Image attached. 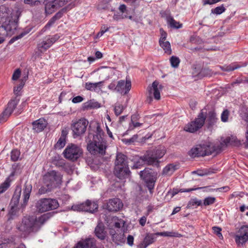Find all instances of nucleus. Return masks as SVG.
<instances>
[{"mask_svg": "<svg viewBox=\"0 0 248 248\" xmlns=\"http://www.w3.org/2000/svg\"><path fill=\"white\" fill-rule=\"evenodd\" d=\"M171 65L173 67L176 68L180 63V60L178 57L172 56L170 59Z\"/></svg>", "mask_w": 248, "mask_h": 248, "instance_id": "45", "label": "nucleus"}, {"mask_svg": "<svg viewBox=\"0 0 248 248\" xmlns=\"http://www.w3.org/2000/svg\"><path fill=\"white\" fill-rule=\"evenodd\" d=\"M140 177L144 180L145 182L156 181V178L153 176L152 173L148 169H144L140 173Z\"/></svg>", "mask_w": 248, "mask_h": 248, "instance_id": "27", "label": "nucleus"}, {"mask_svg": "<svg viewBox=\"0 0 248 248\" xmlns=\"http://www.w3.org/2000/svg\"><path fill=\"white\" fill-rule=\"evenodd\" d=\"M206 110L202 109L195 121L188 124L185 127L184 130L190 133H194L198 130L204 124L206 118Z\"/></svg>", "mask_w": 248, "mask_h": 248, "instance_id": "7", "label": "nucleus"}, {"mask_svg": "<svg viewBox=\"0 0 248 248\" xmlns=\"http://www.w3.org/2000/svg\"><path fill=\"white\" fill-rule=\"evenodd\" d=\"M155 237L153 234H147L143 241L138 246V248H146L155 242Z\"/></svg>", "mask_w": 248, "mask_h": 248, "instance_id": "25", "label": "nucleus"}, {"mask_svg": "<svg viewBox=\"0 0 248 248\" xmlns=\"http://www.w3.org/2000/svg\"><path fill=\"white\" fill-rule=\"evenodd\" d=\"M62 176L61 174L55 170L50 171L43 176L44 184L52 189L59 186L62 182Z\"/></svg>", "mask_w": 248, "mask_h": 248, "instance_id": "5", "label": "nucleus"}, {"mask_svg": "<svg viewBox=\"0 0 248 248\" xmlns=\"http://www.w3.org/2000/svg\"><path fill=\"white\" fill-rule=\"evenodd\" d=\"M71 209L74 211H86L93 213L98 209V204L88 200L84 203L73 205Z\"/></svg>", "mask_w": 248, "mask_h": 248, "instance_id": "10", "label": "nucleus"}, {"mask_svg": "<svg viewBox=\"0 0 248 248\" xmlns=\"http://www.w3.org/2000/svg\"><path fill=\"white\" fill-rule=\"evenodd\" d=\"M24 84H25V82L22 80L18 86L15 87L14 89V93L15 94H16V95H18L19 92L22 89Z\"/></svg>", "mask_w": 248, "mask_h": 248, "instance_id": "52", "label": "nucleus"}, {"mask_svg": "<svg viewBox=\"0 0 248 248\" xmlns=\"http://www.w3.org/2000/svg\"><path fill=\"white\" fill-rule=\"evenodd\" d=\"M32 129L35 132L38 133L43 131L47 125L46 121L44 119H39L32 123Z\"/></svg>", "mask_w": 248, "mask_h": 248, "instance_id": "21", "label": "nucleus"}, {"mask_svg": "<svg viewBox=\"0 0 248 248\" xmlns=\"http://www.w3.org/2000/svg\"><path fill=\"white\" fill-rule=\"evenodd\" d=\"M178 169L177 166L174 164H169L167 165L162 171V175L170 176Z\"/></svg>", "mask_w": 248, "mask_h": 248, "instance_id": "29", "label": "nucleus"}, {"mask_svg": "<svg viewBox=\"0 0 248 248\" xmlns=\"http://www.w3.org/2000/svg\"><path fill=\"white\" fill-rule=\"evenodd\" d=\"M130 173L128 167L114 166V174L120 179L128 177Z\"/></svg>", "mask_w": 248, "mask_h": 248, "instance_id": "18", "label": "nucleus"}, {"mask_svg": "<svg viewBox=\"0 0 248 248\" xmlns=\"http://www.w3.org/2000/svg\"><path fill=\"white\" fill-rule=\"evenodd\" d=\"M95 133V134L93 135V140L89 141L87 149L92 154L104 155L106 153L107 143L103 138L104 133L98 123Z\"/></svg>", "mask_w": 248, "mask_h": 248, "instance_id": "2", "label": "nucleus"}, {"mask_svg": "<svg viewBox=\"0 0 248 248\" xmlns=\"http://www.w3.org/2000/svg\"><path fill=\"white\" fill-rule=\"evenodd\" d=\"M16 23L12 21L10 24L7 25L6 26H2L0 27V31L3 30L5 31L6 35H7L8 32L10 33H13L14 31L16 29Z\"/></svg>", "mask_w": 248, "mask_h": 248, "instance_id": "30", "label": "nucleus"}, {"mask_svg": "<svg viewBox=\"0 0 248 248\" xmlns=\"http://www.w3.org/2000/svg\"><path fill=\"white\" fill-rule=\"evenodd\" d=\"M96 240L93 238H89L79 241L73 248H104L103 246L97 247Z\"/></svg>", "mask_w": 248, "mask_h": 248, "instance_id": "16", "label": "nucleus"}, {"mask_svg": "<svg viewBox=\"0 0 248 248\" xmlns=\"http://www.w3.org/2000/svg\"><path fill=\"white\" fill-rule=\"evenodd\" d=\"M94 233L95 236L100 240H104L107 236V231L105 227L102 222H98L95 228Z\"/></svg>", "mask_w": 248, "mask_h": 248, "instance_id": "20", "label": "nucleus"}, {"mask_svg": "<svg viewBox=\"0 0 248 248\" xmlns=\"http://www.w3.org/2000/svg\"><path fill=\"white\" fill-rule=\"evenodd\" d=\"M25 33H21L20 34H19V35H17L16 36H15L14 37H13L10 41L9 43H13L16 40H17L19 39H20L24 35Z\"/></svg>", "mask_w": 248, "mask_h": 248, "instance_id": "64", "label": "nucleus"}, {"mask_svg": "<svg viewBox=\"0 0 248 248\" xmlns=\"http://www.w3.org/2000/svg\"><path fill=\"white\" fill-rule=\"evenodd\" d=\"M19 210L20 208L19 207L10 206V210L9 212L10 218H13V217L17 216Z\"/></svg>", "mask_w": 248, "mask_h": 248, "instance_id": "42", "label": "nucleus"}, {"mask_svg": "<svg viewBox=\"0 0 248 248\" xmlns=\"http://www.w3.org/2000/svg\"><path fill=\"white\" fill-rule=\"evenodd\" d=\"M235 240L238 245H243L248 241V226H242L235 235Z\"/></svg>", "mask_w": 248, "mask_h": 248, "instance_id": "14", "label": "nucleus"}, {"mask_svg": "<svg viewBox=\"0 0 248 248\" xmlns=\"http://www.w3.org/2000/svg\"><path fill=\"white\" fill-rule=\"evenodd\" d=\"M57 9L53 1L48 2L45 5V11L47 14H52Z\"/></svg>", "mask_w": 248, "mask_h": 248, "instance_id": "34", "label": "nucleus"}, {"mask_svg": "<svg viewBox=\"0 0 248 248\" xmlns=\"http://www.w3.org/2000/svg\"><path fill=\"white\" fill-rule=\"evenodd\" d=\"M226 8L224 7V5L222 4L221 5L217 6L214 9H212L211 10V13L217 15H220L224 12Z\"/></svg>", "mask_w": 248, "mask_h": 248, "instance_id": "41", "label": "nucleus"}, {"mask_svg": "<svg viewBox=\"0 0 248 248\" xmlns=\"http://www.w3.org/2000/svg\"><path fill=\"white\" fill-rule=\"evenodd\" d=\"M104 81H101L98 82H86L85 84V88L91 92H98L101 90L103 85Z\"/></svg>", "mask_w": 248, "mask_h": 248, "instance_id": "22", "label": "nucleus"}, {"mask_svg": "<svg viewBox=\"0 0 248 248\" xmlns=\"http://www.w3.org/2000/svg\"><path fill=\"white\" fill-rule=\"evenodd\" d=\"M207 117V122L209 126L214 125L217 122V118L214 110L209 111Z\"/></svg>", "mask_w": 248, "mask_h": 248, "instance_id": "32", "label": "nucleus"}, {"mask_svg": "<svg viewBox=\"0 0 248 248\" xmlns=\"http://www.w3.org/2000/svg\"><path fill=\"white\" fill-rule=\"evenodd\" d=\"M166 150L164 146H159L152 150L146 152L143 158L147 161L148 165H151L158 168L161 158L166 154Z\"/></svg>", "mask_w": 248, "mask_h": 248, "instance_id": "3", "label": "nucleus"}, {"mask_svg": "<svg viewBox=\"0 0 248 248\" xmlns=\"http://www.w3.org/2000/svg\"><path fill=\"white\" fill-rule=\"evenodd\" d=\"M96 104V103H93L92 101H90L88 102L86 104H85V108H95L96 107V106L95 105Z\"/></svg>", "mask_w": 248, "mask_h": 248, "instance_id": "62", "label": "nucleus"}, {"mask_svg": "<svg viewBox=\"0 0 248 248\" xmlns=\"http://www.w3.org/2000/svg\"><path fill=\"white\" fill-rule=\"evenodd\" d=\"M20 153L19 150L17 149L13 150L11 153V159L13 161H17L20 156Z\"/></svg>", "mask_w": 248, "mask_h": 248, "instance_id": "43", "label": "nucleus"}, {"mask_svg": "<svg viewBox=\"0 0 248 248\" xmlns=\"http://www.w3.org/2000/svg\"><path fill=\"white\" fill-rule=\"evenodd\" d=\"M155 181H152L149 182H145L146 184V186L148 187V188L150 191V193L151 194L153 193V190L154 188V186H155Z\"/></svg>", "mask_w": 248, "mask_h": 248, "instance_id": "53", "label": "nucleus"}, {"mask_svg": "<svg viewBox=\"0 0 248 248\" xmlns=\"http://www.w3.org/2000/svg\"><path fill=\"white\" fill-rule=\"evenodd\" d=\"M163 89V86L159 84V82L155 80L153 82L152 86H149L148 87V91L150 96L147 99V101L150 103L152 101V98L151 96L152 93H153L154 98L156 100H159L160 99V92Z\"/></svg>", "mask_w": 248, "mask_h": 248, "instance_id": "13", "label": "nucleus"}, {"mask_svg": "<svg viewBox=\"0 0 248 248\" xmlns=\"http://www.w3.org/2000/svg\"><path fill=\"white\" fill-rule=\"evenodd\" d=\"M131 87V83L130 79L126 78L125 82L124 80H121L118 81L115 90L121 94L124 95L127 94L130 91Z\"/></svg>", "mask_w": 248, "mask_h": 248, "instance_id": "17", "label": "nucleus"}, {"mask_svg": "<svg viewBox=\"0 0 248 248\" xmlns=\"http://www.w3.org/2000/svg\"><path fill=\"white\" fill-rule=\"evenodd\" d=\"M88 124V121L85 118L73 121L70 126L73 137L76 139L83 136L86 131Z\"/></svg>", "mask_w": 248, "mask_h": 248, "instance_id": "4", "label": "nucleus"}, {"mask_svg": "<svg viewBox=\"0 0 248 248\" xmlns=\"http://www.w3.org/2000/svg\"><path fill=\"white\" fill-rule=\"evenodd\" d=\"M21 71L19 69H17L14 73L12 79L14 80H17L20 77Z\"/></svg>", "mask_w": 248, "mask_h": 248, "instance_id": "56", "label": "nucleus"}, {"mask_svg": "<svg viewBox=\"0 0 248 248\" xmlns=\"http://www.w3.org/2000/svg\"><path fill=\"white\" fill-rule=\"evenodd\" d=\"M26 4H30L31 5H37L40 4V1L38 0H24Z\"/></svg>", "mask_w": 248, "mask_h": 248, "instance_id": "55", "label": "nucleus"}, {"mask_svg": "<svg viewBox=\"0 0 248 248\" xmlns=\"http://www.w3.org/2000/svg\"><path fill=\"white\" fill-rule=\"evenodd\" d=\"M49 218L48 215L44 214L39 217L29 216L24 217L16 228L24 237L32 233H36Z\"/></svg>", "mask_w": 248, "mask_h": 248, "instance_id": "1", "label": "nucleus"}, {"mask_svg": "<svg viewBox=\"0 0 248 248\" xmlns=\"http://www.w3.org/2000/svg\"><path fill=\"white\" fill-rule=\"evenodd\" d=\"M112 68L108 67H102L100 71V75L105 79H108L110 76V73Z\"/></svg>", "mask_w": 248, "mask_h": 248, "instance_id": "37", "label": "nucleus"}, {"mask_svg": "<svg viewBox=\"0 0 248 248\" xmlns=\"http://www.w3.org/2000/svg\"><path fill=\"white\" fill-rule=\"evenodd\" d=\"M160 31L161 33V37L159 40V42L165 41L167 37V33L162 29H160Z\"/></svg>", "mask_w": 248, "mask_h": 248, "instance_id": "57", "label": "nucleus"}, {"mask_svg": "<svg viewBox=\"0 0 248 248\" xmlns=\"http://www.w3.org/2000/svg\"><path fill=\"white\" fill-rule=\"evenodd\" d=\"M109 28L107 27L106 25H103L101 27V31L97 34V37L101 36L105 32L108 31Z\"/></svg>", "mask_w": 248, "mask_h": 248, "instance_id": "59", "label": "nucleus"}, {"mask_svg": "<svg viewBox=\"0 0 248 248\" xmlns=\"http://www.w3.org/2000/svg\"><path fill=\"white\" fill-rule=\"evenodd\" d=\"M215 198L209 197L204 199L203 201V204L205 206L213 204L215 202Z\"/></svg>", "mask_w": 248, "mask_h": 248, "instance_id": "47", "label": "nucleus"}, {"mask_svg": "<svg viewBox=\"0 0 248 248\" xmlns=\"http://www.w3.org/2000/svg\"><path fill=\"white\" fill-rule=\"evenodd\" d=\"M68 132L66 129H63L62 131L61 135L58 141L55 145L56 149H61L62 148L66 143V138Z\"/></svg>", "mask_w": 248, "mask_h": 248, "instance_id": "26", "label": "nucleus"}, {"mask_svg": "<svg viewBox=\"0 0 248 248\" xmlns=\"http://www.w3.org/2000/svg\"><path fill=\"white\" fill-rule=\"evenodd\" d=\"M74 7V4L70 3L66 7L63 8L58 13H57L48 22L46 25L40 31L41 33H43L55 22V21L60 19L62 16L63 14L71 9Z\"/></svg>", "mask_w": 248, "mask_h": 248, "instance_id": "12", "label": "nucleus"}, {"mask_svg": "<svg viewBox=\"0 0 248 248\" xmlns=\"http://www.w3.org/2000/svg\"><path fill=\"white\" fill-rule=\"evenodd\" d=\"M125 18H127V16L126 15L123 16V15L114 14L113 16V20L116 21H118Z\"/></svg>", "mask_w": 248, "mask_h": 248, "instance_id": "58", "label": "nucleus"}, {"mask_svg": "<svg viewBox=\"0 0 248 248\" xmlns=\"http://www.w3.org/2000/svg\"><path fill=\"white\" fill-rule=\"evenodd\" d=\"M52 189V188L51 187L46 186H45V185L44 184V186H41V188L39 189V193L40 194H45L49 192Z\"/></svg>", "mask_w": 248, "mask_h": 248, "instance_id": "50", "label": "nucleus"}, {"mask_svg": "<svg viewBox=\"0 0 248 248\" xmlns=\"http://www.w3.org/2000/svg\"><path fill=\"white\" fill-rule=\"evenodd\" d=\"M166 19L168 23L171 28L179 29L181 28L182 26V24L175 21L173 18L170 16H167Z\"/></svg>", "mask_w": 248, "mask_h": 248, "instance_id": "33", "label": "nucleus"}, {"mask_svg": "<svg viewBox=\"0 0 248 248\" xmlns=\"http://www.w3.org/2000/svg\"><path fill=\"white\" fill-rule=\"evenodd\" d=\"M83 100V98L81 96H77L73 98L72 102L74 103H78L82 102Z\"/></svg>", "mask_w": 248, "mask_h": 248, "instance_id": "60", "label": "nucleus"}, {"mask_svg": "<svg viewBox=\"0 0 248 248\" xmlns=\"http://www.w3.org/2000/svg\"><path fill=\"white\" fill-rule=\"evenodd\" d=\"M144 157V155L141 156L138 160L135 162L133 168L138 169L140 168V166L143 165L144 164H146L147 165V161L145 160L143 157Z\"/></svg>", "mask_w": 248, "mask_h": 248, "instance_id": "40", "label": "nucleus"}, {"mask_svg": "<svg viewBox=\"0 0 248 248\" xmlns=\"http://www.w3.org/2000/svg\"><path fill=\"white\" fill-rule=\"evenodd\" d=\"M202 202L201 200H198L197 198L192 199L190 200L187 205V208H192L195 206H200L202 205Z\"/></svg>", "mask_w": 248, "mask_h": 248, "instance_id": "39", "label": "nucleus"}, {"mask_svg": "<svg viewBox=\"0 0 248 248\" xmlns=\"http://www.w3.org/2000/svg\"><path fill=\"white\" fill-rule=\"evenodd\" d=\"M10 186V183L7 180L0 186V194L5 191Z\"/></svg>", "mask_w": 248, "mask_h": 248, "instance_id": "48", "label": "nucleus"}, {"mask_svg": "<svg viewBox=\"0 0 248 248\" xmlns=\"http://www.w3.org/2000/svg\"><path fill=\"white\" fill-rule=\"evenodd\" d=\"M215 150L209 144H198L191 148L188 152V155L193 158L203 156L211 155Z\"/></svg>", "mask_w": 248, "mask_h": 248, "instance_id": "6", "label": "nucleus"}, {"mask_svg": "<svg viewBox=\"0 0 248 248\" xmlns=\"http://www.w3.org/2000/svg\"><path fill=\"white\" fill-rule=\"evenodd\" d=\"M160 46L163 48L165 52L168 55H170L171 53V49L170 47V45L169 41H162L159 42Z\"/></svg>", "mask_w": 248, "mask_h": 248, "instance_id": "36", "label": "nucleus"}, {"mask_svg": "<svg viewBox=\"0 0 248 248\" xmlns=\"http://www.w3.org/2000/svg\"><path fill=\"white\" fill-rule=\"evenodd\" d=\"M19 99L16 97L11 99L8 103L7 107L0 115V123L5 122L16 108Z\"/></svg>", "mask_w": 248, "mask_h": 248, "instance_id": "11", "label": "nucleus"}, {"mask_svg": "<svg viewBox=\"0 0 248 248\" xmlns=\"http://www.w3.org/2000/svg\"><path fill=\"white\" fill-rule=\"evenodd\" d=\"M134 237L131 235H129L127 238V243L130 246L133 245Z\"/></svg>", "mask_w": 248, "mask_h": 248, "instance_id": "61", "label": "nucleus"}, {"mask_svg": "<svg viewBox=\"0 0 248 248\" xmlns=\"http://www.w3.org/2000/svg\"><path fill=\"white\" fill-rule=\"evenodd\" d=\"M241 144L240 141L236 137L231 136L226 138L222 142L220 143L221 147L224 146L231 145L234 146H239Z\"/></svg>", "mask_w": 248, "mask_h": 248, "instance_id": "24", "label": "nucleus"}, {"mask_svg": "<svg viewBox=\"0 0 248 248\" xmlns=\"http://www.w3.org/2000/svg\"><path fill=\"white\" fill-rule=\"evenodd\" d=\"M246 63H244L242 65H239L235 63H233L228 65L219 66V67L222 71L229 72L239 68L242 66H246Z\"/></svg>", "mask_w": 248, "mask_h": 248, "instance_id": "31", "label": "nucleus"}, {"mask_svg": "<svg viewBox=\"0 0 248 248\" xmlns=\"http://www.w3.org/2000/svg\"><path fill=\"white\" fill-rule=\"evenodd\" d=\"M138 135H134L132 138L130 139H124L123 140V142L126 144H131L135 142L138 139Z\"/></svg>", "mask_w": 248, "mask_h": 248, "instance_id": "51", "label": "nucleus"}, {"mask_svg": "<svg viewBox=\"0 0 248 248\" xmlns=\"http://www.w3.org/2000/svg\"><path fill=\"white\" fill-rule=\"evenodd\" d=\"M124 107L120 104H116L114 107V112L116 115H120L124 110Z\"/></svg>", "mask_w": 248, "mask_h": 248, "instance_id": "44", "label": "nucleus"}, {"mask_svg": "<svg viewBox=\"0 0 248 248\" xmlns=\"http://www.w3.org/2000/svg\"><path fill=\"white\" fill-rule=\"evenodd\" d=\"M59 206V204L57 200L47 198L40 199L35 205L37 210L40 213L57 209Z\"/></svg>", "mask_w": 248, "mask_h": 248, "instance_id": "8", "label": "nucleus"}, {"mask_svg": "<svg viewBox=\"0 0 248 248\" xmlns=\"http://www.w3.org/2000/svg\"><path fill=\"white\" fill-rule=\"evenodd\" d=\"M64 156L72 161L77 160L82 154V150L77 145L69 144L63 151Z\"/></svg>", "mask_w": 248, "mask_h": 248, "instance_id": "9", "label": "nucleus"}, {"mask_svg": "<svg viewBox=\"0 0 248 248\" xmlns=\"http://www.w3.org/2000/svg\"><path fill=\"white\" fill-rule=\"evenodd\" d=\"M21 193L20 187L16 188L11 199L10 206L18 207V203Z\"/></svg>", "mask_w": 248, "mask_h": 248, "instance_id": "28", "label": "nucleus"}, {"mask_svg": "<svg viewBox=\"0 0 248 248\" xmlns=\"http://www.w3.org/2000/svg\"><path fill=\"white\" fill-rule=\"evenodd\" d=\"M114 166L128 167L127 157L122 153L117 154Z\"/></svg>", "mask_w": 248, "mask_h": 248, "instance_id": "23", "label": "nucleus"}, {"mask_svg": "<svg viewBox=\"0 0 248 248\" xmlns=\"http://www.w3.org/2000/svg\"><path fill=\"white\" fill-rule=\"evenodd\" d=\"M123 207V203L118 198H113L108 200L107 202L106 209L110 212H117Z\"/></svg>", "mask_w": 248, "mask_h": 248, "instance_id": "15", "label": "nucleus"}, {"mask_svg": "<svg viewBox=\"0 0 248 248\" xmlns=\"http://www.w3.org/2000/svg\"><path fill=\"white\" fill-rule=\"evenodd\" d=\"M230 115V111L227 109H225L221 115V120L223 122H227Z\"/></svg>", "mask_w": 248, "mask_h": 248, "instance_id": "46", "label": "nucleus"}, {"mask_svg": "<svg viewBox=\"0 0 248 248\" xmlns=\"http://www.w3.org/2000/svg\"><path fill=\"white\" fill-rule=\"evenodd\" d=\"M51 42L47 39L43 40L38 45V47L40 51L46 50L51 46Z\"/></svg>", "mask_w": 248, "mask_h": 248, "instance_id": "35", "label": "nucleus"}, {"mask_svg": "<svg viewBox=\"0 0 248 248\" xmlns=\"http://www.w3.org/2000/svg\"><path fill=\"white\" fill-rule=\"evenodd\" d=\"M31 190V184L30 183H25L23 188V202L20 205L21 208L23 209L26 206L30 198Z\"/></svg>", "mask_w": 248, "mask_h": 248, "instance_id": "19", "label": "nucleus"}, {"mask_svg": "<svg viewBox=\"0 0 248 248\" xmlns=\"http://www.w3.org/2000/svg\"><path fill=\"white\" fill-rule=\"evenodd\" d=\"M109 2L108 0H100L98 4V9L99 10L108 9L109 8Z\"/></svg>", "mask_w": 248, "mask_h": 248, "instance_id": "38", "label": "nucleus"}, {"mask_svg": "<svg viewBox=\"0 0 248 248\" xmlns=\"http://www.w3.org/2000/svg\"><path fill=\"white\" fill-rule=\"evenodd\" d=\"M160 235L162 236H175V233L171 232H162L160 233H159Z\"/></svg>", "mask_w": 248, "mask_h": 248, "instance_id": "63", "label": "nucleus"}, {"mask_svg": "<svg viewBox=\"0 0 248 248\" xmlns=\"http://www.w3.org/2000/svg\"><path fill=\"white\" fill-rule=\"evenodd\" d=\"M141 125H142L141 123H140L136 122H135V121L134 122H132L129 124V129H128V130L127 131L132 130L135 128H136L137 127H139V126H141Z\"/></svg>", "mask_w": 248, "mask_h": 248, "instance_id": "54", "label": "nucleus"}, {"mask_svg": "<svg viewBox=\"0 0 248 248\" xmlns=\"http://www.w3.org/2000/svg\"><path fill=\"white\" fill-rule=\"evenodd\" d=\"M214 233L216 234L219 238L222 239L223 236L221 233V228L218 227L214 226L212 227Z\"/></svg>", "mask_w": 248, "mask_h": 248, "instance_id": "49", "label": "nucleus"}]
</instances>
